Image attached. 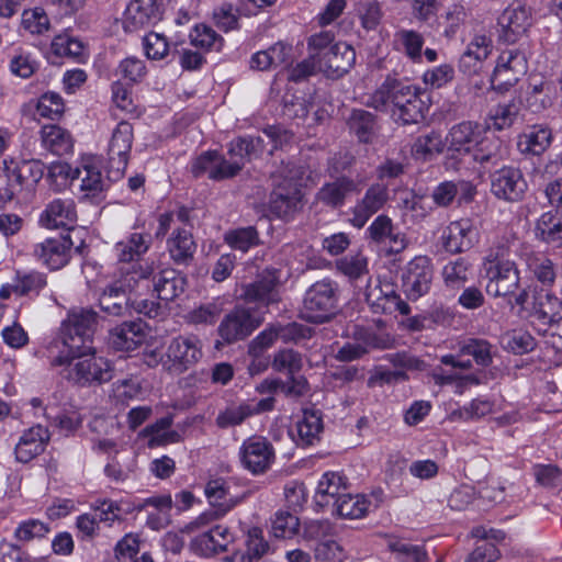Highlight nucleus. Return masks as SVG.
I'll return each instance as SVG.
<instances>
[{
  "label": "nucleus",
  "mask_w": 562,
  "mask_h": 562,
  "mask_svg": "<svg viewBox=\"0 0 562 562\" xmlns=\"http://www.w3.org/2000/svg\"><path fill=\"white\" fill-rule=\"evenodd\" d=\"M368 105L378 111L390 112L397 124H418L425 119L426 105L419 88L387 76L371 94Z\"/></svg>",
  "instance_id": "f257e3e1"
},
{
  "label": "nucleus",
  "mask_w": 562,
  "mask_h": 562,
  "mask_svg": "<svg viewBox=\"0 0 562 562\" xmlns=\"http://www.w3.org/2000/svg\"><path fill=\"white\" fill-rule=\"evenodd\" d=\"M443 147L445 144L441 139V136L436 132H431L427 135L417 137L412 150L416 156L426 158L432 154L442 153Z\"/></svg>",
  "instance_id": "e2e57ef3"
},
{
  "label": "nucleus",
  "mask_w": 562,
  "mask_h": 562,
  "mask_svg": "<svg viewBox=\"0 0 562 562\" xmlns=\"http://www.w3.org/2000/svg\"><path fill=\"white\" fill-rule=\"evenodd\" d=\"M361 181L347 176H340L333 181L324 183L316 192L315 199L330 209H340L350 195L361 191Z\"/></svg>",
  "instance_id": "aec40b11"
},
{
  "label": "nucleus",
  "mask_w": 562,
  "mask_h": 562,
  "mask_svg": "<svg viewBox=\"0 0 562 562\" xmlns=\"http://www.w3.org/2000/svg\"><path fill=\"white\" fill-rule=\"evenodd\" d=\"M272 366L277 371H288L289 374H295L303 367L302 356L293 349H283L276 353Z\"/></svg>",
  "instance_id": "0e129e2a"
},
{
  "label": "nucleus",
  "mask_w": 562,
  "mask_h": 562,
  "mask_svg": "<svg viewBox=\"0 0 562 562\" xmlns=\"http://www.w3.org/2000/svg\"><path fill=\"white\" fill-rule=\"evenodd\" d=\"M128 288L117 280L106 286L100 295L99 305L105 313L113 316H123L130 307Z\"/></svg>",
  "instance_id": "72a5a7b5"
},
{
  "label": "nucleus",
  "mask_w": 562,
  "mask_h": 562,
  "mask_svg": "<svg viewBox=\"0 0 562 562\" xmlns=\"http://www.w3.org/2000/svg\"><path fill=\"white\" fill-rule=\"evenodd\" d=\"M42 145L57 156L68 155L74 148L71 134L59 125L48 124L41 130Z\"/></svg>",
  "instance_id": "f704fd0d"
},
{
  "label": "nucleus",
  "mask_w": 562,
  "mask_h": 562,
  "mask_svg": "<svg viewBox=\"0 0 562 562\" xmlns=\"http://www.w3.org/2000/svg\"><path fill=\"white\" fill-rule=\"evenodd\" d=\"M434 269L427 256H416L406 266L402 274L404 292L409 300H417L426 294L431 285Z\"/></svg>",
  "instance_id": "f8f14e48"
},
{
  "label": "nucleus",
  "mask_w": 562,
  "mask_h": 562,
  "mask_svg": "<svg viewBox=\"0 0 562 562\" xmlns=\"http://www.w3.org/2000/svg\"><path fill=\"white\" fill-rule=\"evenodd\" d=\"M299 445L311 446L318 439L323 430L322 416L316 411L305 409L302 418L296 423Z\"/></svg>",
  "instance_id": "79ce46f5"
},
{
  "label": "nucleus",
  "mask_w": 562,
  "mask_h": 562,
  "mask_svg": "<svg viewBox=\"0 0 562 562\" xmlns=\"http://www.w3.org/2000/svg\"><path fill=\"white\" fill-rule=\"evenodd\" d=\"M356 52L346 42H336L323 53L318 70L329 78H340L355 65Z\"/></svg>",
  "instance_id": "6ab92c4d"
},
{
  "label": "nucleus",
  "mask_w": 562,
  "mask_h": 562,
  "mask_svg": "<svg viewBox=\"0 0 562 562\" xmlns=\"http://www.w3.org/2000/svg\"><path fill=\"white\" fill-rule=\"evenodd\" d=\"M347 491L346 479L337 472H326L322 475L314 496L316 506L330 508L336 505Z\"/></svg>",
  "instance_id": "c85d7f7f"
},
{
  "label": "nucleus",
  "mask_w": 562,
  "mask_h": 562,
  "mask_svg": "<svg viewBox=\"0 0 562 562\" xmlns=\"http://www.w3.org/2000/svg\"><path fill=\"white\" fill-rule=\"evenodd\" d=\"M280 276L274 269L263 270L255 281L241 286L240 297L246 303H255L258 308L268 307L270 304L279 303Z\"/></svg>",
  "instance_id": "9d476101"
},
{
  "label": "nucleus",
  "mask_w": 562,
  "mask_h": 562,
  "mask_svg": "<svg viewBox=\"0 0 562 562\" xmlns=\"http://www.w3.org/2000/svg\"><path fill=\"white\" fill-rule=\"evenodd\" d=\"M246 552L239 554L243 562H258L269 550V543L263 539L262 530L251 528L246 540Z\"/></svg>",
  "instance_id": "864d4df0"
},
{
  "label": "nucleus",
  "mask_w": 562,
  "mask_h": 562,
  "mask_svg": "<svg viewBox=\"0 0 562 562\" xmlns=\"http://www.w3.org/2000/svg\"><path fill=\"white\" fill-rule=\"evenodd\" d=\"M263 149V139L261 137H238L229 143L228 156L232 161L241 160L243 167L246 161L258 151Z\"/></svg>",
  "instance_id": "49530a36"
},
{
  "label": "nucleus",
  "mask_w": 562,
  "mask_h": 562,
  "mask_svg": "<svg viewBox=\"0 0 562 562\" xmlns=\"http://www.w3.org/2000/svg\"><path fill=\"white\" fill-rule=\"evenodd\" d=\"M475 231L470 220L462 218L451 222L442 232L441 240L443 248L458 254L470 249L473 245Z\"/></svg>",
  "instance_id": "bb28decb"
},
{
  "label": "nucleus",
  "mask_w": 562,
  "mask_h": 562,
  "mask_svg": "<svg viewBox=\"0 0 562 562\" xmlns=\"http://www.w3.org/2000/svg\"><path fill=\"white\" fill-rule=\"evenodd\" d=\"M302 192L293 180H284L272 191L269 209L276 216L289 220L300 209Z\"/></svg>",
  "instance_id": "4be33fe9"
},
{
  "label": "nucleus",
  "mask_w": 562,
  "mask_h": 562,
  "mask_svg": "<svg viewBox=\"0 0 562 562\" xmlns=\"http://www.w3.org/2000/svg\"><path fill=\"white\" fill-rule=\"evenodd\" d=\"M116 71L123 79L133 83L142 81L147 74L144 60L137 57H127L123 59Z\"/></svg>",
  "instance_id": "69168bd1"
},
{
  "label": "nucleus",
  "mask_w": 562,
  "mask_h": 562,
  "mask_svg": "<svg viewBox=\"0 0 562 562\" xmlns=\"http://www.w3.org/2000/svg\"><path fill=\"white\" fill-rule=\"evenodd\" d=\"M487 130L488 126L474 121H463L454 124L446 137L448 151L452 153V156L469 155L481 139V135L485 134Z\"/></svg>",
  "instance_id": "a211bd4d"
},
{
  "label": "nucleus",
  "mask_w": 562,
  "mask_h": 562,
  "mask_svg": "<svg viewBox=\"0 0 562 562\" xmlns=\"http://www.w3.org/2000/svg\"><path fill=\"white\" fill-rule=\"evenodd\" d=\"M389 201V190L382 183L371 184L361 199L349 210L348 222L355 228L361 229L368 221L381 211Z\"/></svg>",
  "instance_id": "ddd939ff"
},
{
  "label": "nucleus",
  "mask_w": 562,
  "mask_h": 562,
  "mask_svg": "<svg viewBox=\"0 0 562 562\" xmlns=\"http://www.w3.org/2000/svg\"><path fill=\"white\" fill-rule=\"evenodd\" d=\"M196 249L192 233L187 228H177L167 240V250L171 260L179 266H188Z\"/></svg>",
  "instance_id": "473e14b6"
},
{
  "label": "nucleus",
  "mask_w": 562,
  "mask_h": 562,
  "mask_svg": "<svg viewBox=\"0 0 562 562\" xmlns=\"http://www.w3.org/2000/svg\"><path fill=\"white\" fill-rule=\"evenodd\" d=\"M22 25L30 33L41 35L48 31L49 19L42 8L29 9L22 14Z\"/></svg>",
  "instance_id": "bf43d9fd"
},
{
  "label": "nucleus",
  "mask_w": 562,
  "mask_h": 562,
  "mask_svg": "<svg viewBox=\"0 0 562 562\" xmlns=\"http://www.w3.org/2000/svg\"><path fill=\"white\" fill-rule=\"evenodd\" d=\"M460 355L472 356L475 363L488 367L492 363V345L485 339L470 338L459 348Z\"/></svg>",
  "instance_id": "603ef678"
},
{
  "label": "nucleus",
  "mask_w": 562,
  "mask_h": 562,
  "mask_svg": "<svg viewBox=\"0 0 562 562\" xmlns=\"http://www.w3.org/2000/svg\"><path fill=\"white\" fill-rule=\"evenodd\" d=\"M150 246V238L139 233L131 234L125 240L115 245L117 260L122 263H130L147 252Z\"/></svg>",
  "instance_id": "4c0bfd02"
},
{
  "label": "nucleus",
  "mask_w": 562,
  "mask_h": 562,
  "mask_svg": "<svg viewBox=\"0 0 562 562\" xmlns=\"http://www.w3.org/2000/svg\"><path fill=\"white\" fill-rule=\"evenodd\" d=\"M191 43L195 47L211 49H218L222 45V38L217 35V33L210 26L205 24L196 25L193 33L190 35Z\"/></svg>",
  "instance_id": "338daca9"
},
{
  "label": "nucleus",
  "mask_w": 562,
  "mask_h": 562,
  "mask_svg": "<svg viewBox=\"0 0 562 562\" xmlns=\"http://www.w3.org/2000/svg\"><path fill=\"white\" fill-rule=\"evenodd\" d=\"M490 55L487 38L485 36L475 37L468 46L467 50L459 59L460 70L471 76L480 69L481 63Z\"/></svg>",
  "instance_id": "e433bc0d"
},
{
  "label": "nucleus",
  "mask_w": 562,
  "mask_h": 562,
  "mask_svg": "<svg viewBox=\"0 0 562 562\" xmlns=\"http://www.w3.org/2000/svg\"><path fill=\"white\" fill-rule=\"evenodd\" d=\"M527 72V59L517 49L504 50L491 77L493 89L504 91L514 86Z\"/></svg>",
  "instance_id": "9b49d317"
},
{
  "label": "nucleus",
  "mask_w": 562,
  "mask_h": 562,
  "mask_svg": "<svg viewBox=\"0 0 562 562\" xmlns=\"http://www.w3.org/2000/svg\"><path fill=\"white\" fill-rule=\"evenodd\" d=\"M50 47L55 55L74 59H79L85 52L83 43L68 34H59L55 36Z\"/></svg>",
  "instance_id": "5fc2aeb1"
},
{
  "label": "nucleus",
  "mask_w": 562,
  "mask_h": 562,
  "mask_svg": "<svg viewBox=\"0 0 562 562\" xmlns=\"http://www.w3.org/2000/svg\"><path fill=\"white\" fill-rule=\"evenodd\" d=\"M47 284L46 274L38 271L16 273L12 291L18 295L38 294Z\"/></svg>",
  "instance_id": "09e8293b"
},
{
  "label": "nucleus",
  "mask_w": 562,
  "mask_h": 562,
  "mask_svg": "<svg viewBox=\"0 0 562 562\" xmlns=\"http://www.w3.org/2000/svg\"><path fill=\"white\" fill-rule=\"evenodd\" d=\"M530 316L543 326H551L562 319V301L544 288L532 290Z\"/></svg>",
  "instance_id": "5701e85b"
},
{
  "label": "nucleus",
  "mask_w": 562,
  "mask_h": 562,
  "mask_svg": "<svg viewBox=\"0 0 562 562\" xmlns=\"http://www.w3.org/2000/svg\"><path fill=\"white\" fill-rule=\"evenodd\" d=\"M204 493L213 508L201 514L192 521L191 525L194 527L207 525L212 520L224 516L234 506V503L227 498L229 486L223 477L209 480L205 484Z\"/></svg>",
  "instance_id": "dca6fc26"
},
{
  "label": "nucleus",
  "mask_w": 562,
  "mask_h": 562,
  "mask_svg": "<svg viewBox=\"0 0 562 562\" xmlns=\"http://www.w3.org/2000/svg\"><path fill=\"white\" fill-rule=\"evenodd\" d=\"M552 140L551 130L542 124L529 127L519 142V145H525L524 151L532 155H541L550 146Z\"/></svg>",
  "instance_id": "ea45409f"
},
{
  "label": "nucleus",
  "mask_w": 562,
  "mask_h": 562,
  "mask_svg": "<svg viewBox=\"0 0 562 562\" xmlns=\"http://www.w3.org/2000/svg\"><path fill=\"white\" fill-rule=\"evenodd\" d=\"M72 180H80V189L86 192V196H95L105 188L100 169L92 165L75 168Z\"/></svg>",
  "instance_id": "37998d69"
},
{
  "label": "nucleus",
  "mask_w": 562,
  "mask_h": 562,
  "mask_svg": "<svg viewBox=\"0 0 562 562\" xmlns=\"http://www.w3.org/2000/svg\"><path fill=\"white\" fill-rule=\"evenodd\" d=\"M497 25L499 40L513 44L530 27L531 19L524 7L507 8L498 16Z\"/></svg>",
  "instance_id": "b1692460"
},
{
  "label": "nucleus",
  "mask_w": 562,
  "mask_h": 562,
  "mask_svg": "<svg viewBox=\"0 0 562 562\" xmlns=\"http://www.w3.org/2000/svg\"><path fill=\"white\" fill-rule=\"evenodd\" d=\"M122 269L120 281L128 288V291H134L139 281L148 280L155 271V262L149 259H137Z\"/></svg>",
  "instance_id": "a19ab883"
},
{
  "label": "nucleus",
  "mask_w": 562,
  "mask_h": 562,
  "mask_svg": "<svg viewBox=\"0 0 562 562\" xmlns=\"http://www.w3.org/2000/svg\"><path fill=\"white\" fill-rule=\"evenodd\" d=\"M502 140L494 136L485 134L481 135V139L475 144L469 155L473 160L483 165L487 162L496 164L501 156Z\"/></svg>",
  "instance_id": "a18cd8bd"
},
{
  "label": "nucleus",
  "mask_w": 562,
  "mask_h": 562,
  "mask_svg": "<svg viewBox=\"0 0 562 562\" xmlns=\"http://www.w3.org/2000/svg\"><path fill=\"white\" fill-rule=\"evenodd\" d=\"M143 46L147 58L160 60L165 58L169 52V43L165 35L150 32L143 38Z\"/></svg>",
  "instance_id": "052dcab7"
},
{
  "label": "nucleus",
  "mask_w": 562,
  "mask_h": 562,
  "mask_svg": "<svg viewBox=\"0 0 562 562\" xmlns=\"http://www.w3.org/2000/svg\"><path fill=\"white\" fill-rule=\"evenodd\" d=\"M45 165L37 159L11 162L5 166L4 177L7 186L0 195L5 201H11L23 191L31 192L44 176Z\"/></svg>",
  "instance_id": "39448f33"
},
{
  "label": "nucleus",
  "mask_w": 562,
  "mask_h": 562,
  "mask_svg": "<svg viewBox=\"0 0 562 562\" xmlns=\"http://www.w3.org/2000/svg\"><path fill=\"white\" fill-rule=\"evenodd\" d=\"M397 40L402 43L407 56L414 60L422 56L424 37L416 31L401 30L396 33Z\"/></svg>",
  "instance_id": "774afa93"
},
{
  "label": "nucleus",
  "mask_w": 562,
  "mask_h": 562,
  "mask_svg": "<svg viewBox=\"0 0 562 562\" xmlns=\"http://www.w3.org/2000/svg\"><path fill=\"white\" fill-rule=\"evenodd\" d=\"M337 270L350 279L368 273V259L362 254L347 255L336 261Z\"/></svg>",
  "instance_id": "4d7b16f0"
},
{
  "label": "nucleus",
  "mask_w": 562,
  "mask_h": 562,
  "mask_svg": "<svg viewBox=\"0 0 562 562\" xmlns=\"http://www.w3.org/2000/svg\"><path fill=\"white\" fill-rule=\"evenodd\" d=\"M201 357L200 340L195 336H178L170 341L162 367L170 373L180 374L194 366Z\"/></svg>",
  "instance_id": "6e6552de"
},
{
  "label": "nucleus",
  "mask_w": 562,
  "mask_h": 562,
  "mask_svg": "<svg viewBox=\"0 0 562 562\" xmlns=\"http://www.w3.org/2000/svg\"><path fill=\"white\" fill-rule=\"evenodd\" d=\"M233 541V535L227 527L217 525L205 531L192 541V547L200 555L210 558L220 552L226 551Z\"/></svg>",
  "instance_id": "cd10ccee"
},
{
  "label": "nucleus",
  "mask_w": 562,
  "mask_h": 562,
  "mask_svg": "<svg viewBox=\"0 0 562 562\" xmlns=\"http://www.w3.org/2000/svg\"><path fill=\"white\" fill-rule=\"evenodd\" d=\"M527 188V181L518 168L503 167L492 175L491 192L499 200L519 202L524 199Z\"/></svg>",
  "instance_id": "2eb2a0df"
},
{
  "label": "nucleus",
  "mask_w": 562,
  "mask_h": 562,
  "mask_svg": "<svg viewBox=\"0 0 562 562\" xmlns=\"http://www.w3.org/2000/svg\"><path fill=\"white\" fill-rule=\"evenodd\" d=\"M71 247L72 241L69 235L47 238L35 245L33 255L50 270H58L68 263Z\"/></svg>",
  "instance_id": "412c9836"
},
{
  "label": "nucleus",
  "mask_w": 562,
  "mask_h": 562,
  "mask_svg": "<svg viewBox=\"0 0 562 562\" xmlns=\"http://www.w3.org/2000/svg\"><path fill=\"white\" fill-rule=\"evenodd\" d=\"M348 125L361 143L372 142L378 130L375 115L362 109L352 110Z\"/></svg>",
  "instance_id": "58836bf2"
},
{
  "label": "nucleus",
  "mask_w": 562,
  "mask_h": 562,
  "mask_svg": "<svg viewBox=\"0 0 562 562\" xmlns=\"http://www.w3.org/2000/svg\"><path fill=\"white\" fill-rule=\"evenodd\" d=\"M93 348H81L80 352L61 351L52 359V366L71 364L69 378L80 386L103 384L113 379V367L103 357H97Z\"/></svg>",
  "instance_id": "f03ea898"
},
{
  "label": "nucleus",
  "mask_w": 562,
  "mask_h": 562,
  "mask_svg": "<svg viewBox=\"0 0 562 562\" xmlns=\"http://www.w3.org/2000/svg\"><path fill=\"white\" fill-rule=\"evenodd\" d=\"M48 440V430L41 425L24 431L15 447L16 460L27 463L44 451Z\"/></svg>",
  "instance_id": "7c9ffc66"
},
{
  "label": "nucleus",
  "mask_w": 562,
  "mask_h": 562,
  "mask_svg": "<svg viewBox=\"0 0 562 562\" xmlns=\"http://www.w3.org/2000/svg\"><path fill=\"white\" fill-rule=\"evenodd\" d=\"M36 111L40 116L58 120L65 111L61 97L56 92H46L37 101Z\"/></svg>",
  "instance_id": "13d9d810"
},
{
  "label": "nucleus",
  "mask_w": 562,
  "mask_h": 562,
  "mask_svg": "<svg viewBox=\"0 0 562 562\" xmlns=\"http://www.w3.org/2000/svg\"><path fill=\"white\" fill-rule=\"evenodd\" d=\"M367 238L376 245H387V254H400L407 247L405 234L401 233L386 214L378 215L367 228Z\"/></svg>",
  "instance_id": "f3484780"
},
{
  "label": "nucleus",
  "mask_w": 562,
  "mask_h": 562,
  "mask_svg": "<svg viewBox=\"0 0 562 562\" xmlns=\"http://www.w3.org/2000/svg\"><path fill=\"white\" fill-rule=\"evenodd\" d=\"M486 293L493 297H507L519 288L520 277L516 263L509 259L495 258L485 267Z\"/></svg>",
  "instance_id": "423d86ee"
},
{
  "label": "nucleus",
  "mask_w": 562,
  "mask_h": 562,
  "mask_svg": "<svg viewBox=\"0 0 562 562\" xmlns=\"http://www.w3.org/2000/svg\"><path fill=\"white\" fill-rule=\"evenodd\" d=\"M250 404L243 402L240 404H231L221 411L216 416L215 424L218 428L226 429L243 424L251 416Z\"/></svg>",
  "instance_id": "3c124183"
},
{
  "label": "nucleus",
  "mask_w": 562,
  "mask_h": 562,
  "mask_svg": "<svg viewBox=\"0 0 562 562\" xmlns=\"http://www.w3.org/2000/svg\"><path fill=\"white\" fill-rule=\"evenodd\" d=\"M239 454L243 465L252 474H262L268 471L276 458L271 442L260 436H252L245 440Z\"/></svg>",
  "instance_id": "4468645a"
},
{
  "label": "nucleus",
  "mask_w": 562,
  "mask_h": 562,
  "mask_svg": "<svg viewBox=\"0 0 562 562\" xmlns=\"http://www.w3.org/2000/svg\"><path fill=\"white\" fill-rule=\"evenodd\" d=\"M225 241L234 249L247 251L259 244V235L254 226L229 231L225 235Z\"/></svg>",
  "instance_id": "6e6d98bb"
},
{
  "label": "nucleus",
  "mask_w": 562,
  "mask_h": 562,
  "mask_svg": "<svg viewBox=\"0 0 562 562\" xmlns=\"http://www.w3.org/2000/svg\"><path fill=\"white\" fill-rule=\"evenodd\" d=\"M187 283L184 274L173 268H165L154 279V291L159 300L170 302L184 292Z\"/></svg>",
  "instance_id": "2f4dec72"
},
{
  "label": "nucleus",
  "mask_w": 562,
  "mask_h": 562,
  "mask_svg": "<svg viewBox=\"0 0 562 562\" xmlns=\"http://www.w3.org/2000/svg\"><path fill=\"white\" fill-rule=\"evenodd\" d=\"M338 284L329 279L313 283L305 292L301 318L323 324L330 321L338 308Z\"/></svg>",
  "instance_id": "7ed1b4c3"
},
{
  "label": "nucleus",
  "mask_w": 562,
  "mask_h": 562,
  "mask_svg": "<svg viewBox=\"0 0 562 562\" xmlns=\"http://www.w3.org/2000/svg\"><path fill=\"white\" fill-rule=\"evenodd\" d=\"M146 326L142 321L124 322L109 333V344L119 351L136 349L146 337Z\"/></svg>",
  "instance_id": "393cba45"
},
{
  "label": "nucleus",
  "mask_w": 562,
  "mask_h": 562,
  "mask_svg": "<svg viewBox=\"0 0 562 562\" xmlns=\"http://www.w3.org/2000/svg\"><path fill=\"white\" fill-rule=\"evenodd\" d=\"M261 323L262 317L259 312L236 306L222 319L217 333L225 344L231 345L248 337Z\"/></svg>",
  "instance_id": "0eeeda50"
},
{
  "label": "nucleus",
  "mask_w": 562,
  "mask_h": 562,
  "mask_svg": "<svg viewBox=\"0 0 562 562\" xmlns=\"http://www.w3.org/2000/svg\"><path fill=\"white\" fill-rule=\"evenodd\" d=\"M133 138V126L126 121H121L113 130L108 145L109 177L119 179L123 176L128 164Z\"/></svg>",
  "instance_id": "1a4fd4ad"
},
{
  "label": "nucleus",
  "mask_w": 562,
  "mask_h": 562,
  "mask_svg": "<svg viewBox=\"0 0 562 562\" xmlns=\"http://www.w3.org/2000/svg\"><path fill=\"white\" fill-rule=\"evenodd\" d=\"M471 263L462 257L448 261L441 270L443 285L449 291H460L470 281Z\"/></svg>",
  "instance_id": "c9c22d12"
},
{
  "label": "nucleus",
  "mask_w": 562,
  "mask_h": 562,
  "mask_svg": "<svg viewBox=\"0 0 562 562\" xmlns=\"http://www.w3.org/2000/svg\"><path fill=\"white\" fill-rule=\"evenodd\" d=\"M299 518L289 512H279L272 521V532L277 538H291L299 531Z\"/></svg>",
  "instance_id": "680f3d73"
},
{
  "label": "nucleus",
  "mask_w": 562,
  "mask_h": 562,
  "mask_svg": "<svg viewBox=\"0 0 562 562\" xmlns=\"http://www.w3.org/2000/svg\"><path fill=\"white\" fill-rule=\"evenodd\" d=\"M98 313L88 307H76L68 312L61 322L59 337L66 351L80 352L91 347L92 336L98 326Z\"/></svg>",
  "instance_id": "20e7f679"
},
{
  "label": "nucleus",
  "mask_w": 562,
  "mask_h": 562,
  "mask_svg": "<svg viewBox=\"0 0 562 562\" xmlns=\"http://www.w3.org/2000/svg\"><path fill=\"white\" fill-rule=\"evenodd\" d=\"M368 510V502L359 496H352L349 493H345L340 496L339 501H336V505L333 507L331 513L337 514L344 518H361Z\"/></svg>",
  "instance_id": "8fccbe9b"
},
{
  "label": "nucleus",
  "mask_w": 562,
  "mask_h": 562,
  "mask_svg": "<svg viewBox=\"0 0 562 562\" xmlns=\"http://www.w3.org/2000/svg\"><path fill=\"white\" fill-rule=\"evenodd\" d=\"M389 550L398 562H427L428 554L423 546L411 543L404 539H394L387 543Z\"/></svg>",
  "instance_id": "de8ad7c7"
},
{
  "label": "nucleus",
  "mask_w": 562,
  "mask_h": 562,
  "mask_svg": "<svg viewBox=\"0 0 562 562\" xmlns=\"http://www.w3.org/2000/svg\"><path fill=\"white\" fill-rule=\"evenodd\" d=\"M536 235L548 244L560 241L562 239V214L558 211L543 213L537 222Z\"/></svg>",
  "instance_id": "c03bdc74"
},
{
  "label": "nucleus",
  "mask_w": 562,
  "mask_h": 562,
  "mask_svg": "<svg viewBox=\"0 0 562 562\" xmlns=\"http://www.w3.org/2000/svg\"><path fill=\"white\" fill-rule=\"evenodd\" d=\"M77 218L75 202L72 199H55L49 202L42 213L40 222L46 228L65 227L74 224Z\"/></svg>",
  "instance_id": "c756f323"
},
{
  "label": "nucleus",
  "mask_w": 562,
  "mask_h": 562,
  "mask_svg": "<svg viewBox=\"0 0 562 562\" xmlns=\"http://www.w3.org/2000/svg\"><path fill=\"white\" fill-rule=\"evenodd\" d=\"M162 0H132L126 9L125 29L137 30L160 20Z\"/></svg>",
  "instance_id": "a878e982"
}]
</instances>
